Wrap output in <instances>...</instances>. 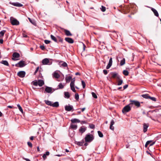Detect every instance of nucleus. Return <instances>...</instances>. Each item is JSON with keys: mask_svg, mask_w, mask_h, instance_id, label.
<instances>
[{"mask_svg": "<svg viewBox=\"0 0 161 161\" xmlns=\"http://www.w3.org/2000/svg\"><path fill=\"white\" fill-rule=\"evenodd\" d=\"M94 139V137L93 135L90 134H87L85 138V141L86 142H91Z\"/></svg>", "mask_w": 161, "mask_h": 161, "instance_id": "obj_1", "label": "nucleus"}, {"mask_svg": "<svg viewBox=\"0 0 161 161\" xmlns=\"http://www.w3.org/2000/svg\"><path fill=\"white\" fill-rule=\"evenodd\" d=\"M129 104L125 106L123 108L122 112L123 114H126L127 112H129L131 110V108Z\"/></svg>", "mask_w": 161, "mask_h": 161, "instance_id": "obj_2", "label": "nucleus"}, {"mask_svg": "<svg viewBox=\"0 0 161 161\" xmlns=\"http://www.w3.org/2000/svg\"><path fill=\"white\" fill-rule=\"evenodd\" d=\"M130 103L129 105H134L137 107H139L140 106V103L137 101L135 100H130Z\"/></svg>", "mask_w": 161, "mask_h": 161, "instance_id": "obj_3", "label": "nucleus"}, {"mask_svg": "<svg viewBox=\"0 0 161 161\" xmlns=\"http://www.w3.org/2000/svg\"><path fill=\"white\" fill-rule=\"evenodd\" d=\"M42 63L44 65H50L52 64V62H50L49 59L47 58H45L43 59Z\"/></svg>", "mask_w": 161, "mask_h": 161, "instance_id": "obj_4", "label": "nucleus"}, {"mask_svg": "<svg viewBox=\"0 0 161 161\" xmlns=\"http://www.w3.org/2000/svg\"><path fill=\"white\" fill-rule=\"evenodd\" d=\"M111 75L112 77L113 78H116L117 79H120V76L118 75V73L116 72H111Z\"/></svg>", "mask_w": 161, "mask_h": 161, "instance_id": "obj_5", "label": "nucleus"}, {"mask_svg": "<svg viewBox=\"0 0 161 161\" xmlns=\"http://www.w3.org/2000/svg\"><path fill=\"white\" fill-rule=\"evenodd\" d=\"M11 23L13 25H18L19 24V22L16 19L12 18H10Z\"/></svg>", "mask_w": 161, "mask_h": 161, "instance_id": "obj_6", "label": "nucleus"}, {"mask_svg": "<svg viewBox=\"0 0 161 161\" xmlns=\"http://www.w3.org/2000/svg\"><path fill=\"white\" fill-rule=\"evenodd\" d=\"M25 72L24 71H20L17 73V75L21 78H23L25 76Z\"/></svg>", "mask_w": 161, "mask_h": 161, "instance_id": "obj_7", "label": "nucleus"}, {"mask_svg": "<svg viewBox=\"0 0 161 161\" xmlns=\"http://www.w3.org/2000/svg\"><path fill=\"white\" fill-rule=\"evenodd\" d=\"M24 61H21L18 64H15V66L19 67H22L25 66Z\"/></svg>", "mask_w": 161, "mask_h": 161, "instance_id": "obj_8", "label": "nucleus"}, {"mask_svg": "<svg viewBox=\"0 0 161 161\" xmlns=\"http://www.w3.org/2000/svg\"><path fill=\"white\" fill-rule=\"evenodd\" d=\"M12 56L13 58H12L13 60H15L14 58H18L19 57L20 55L19 53L17 52H14L13 53Z\"/></svg>", "mask_w": 161, "mask_h": 161, "instance_id": "obj_9", "label": "nucleus"}, {"mask_svg": "<svg viewBox=\"0 0 161 161\" xmlns=\"http://www.w3.org/2000/svg\"><path fill=\"white\" fill-rule=\"evenodd\" d=\"M73 108V107L71 105H66L65 106V110L68 111H70Z\"/></svg>", "mask_w": 161, "mask_h": 161, "instance_id": "obj_10", "label": "nucleus"}, {"mask_svg": "<svg viewBox=\"0 0 161 161\" xmlns=\"http://www.w3.org/2000/svg\"><path fill=\"white\" fill-rule=\"evenodd\" d=\"M155 143V142H152V141H148L146 142L145 145V147H147V146L149 144L150 146H152L154 145Z\"/></svg>", "mask_w": 161, "mask_h": 161, "instance_id": "obj_11", "label": "nucleus"}, {"mask_svg": "<svg viewBox=\"0 0 161 161\" xmlns=\"http://www.w3.org/2000/svg\"><path fill=\"white\" fill-rule=\"evenodd\" d=\"M58 64L60 66H62L63 67H66L68 66L66 62L62 61H60L59 62Z\"/></svg>", "mask_w": 161, "mask_h": 161, "instance_id": "obj_12", "label": "nucleus"}, {"mask_svg": "<svg viewBox=\"0 0 161 161\" xmlns=\"http://www.w3.org/2000/svg\"><path fill=\"white\" fill-rule=\"evenodd\" d=\"M60 76L59 74L56 71L54 72L53 74V78H54L56 79H58Z\"/></svg>", "mask_w": 161, "mask_h": 161, "instance_id": "obj_13", "label": "nucleus"}, {"mask_svg": "<svg viewBox=\"0 0 161 161\" xmlns=\"http://www.w3.org/2000/svg\"><path fill=\"white\" fill-rule=\"evenodd\" d=\"M149 126L148 124L144 123L143 124V131L144 132H146L147 130V129Z\"/></svg>", "mask_w": 161, "mask_h": 161, "instance_id": "obj_14", "label": "nucleus"}, {"mask_svg": "<svg viewBox=\"0 0 161 161\" xmlns=\"http://www.w3.org/2000/svg\"><path fill=\"white\" fill-rule=\"evenodd\" d=\"M114 124V120L112 119L111 120L110 122V129L112 130H114V127L113 126V125Z\"/></svg>", "mask_w": 161, "mask_h": 161, "instance_id": "obj_15", "label": "nucleus"}, {"mask_svg": "<svg viewBox=\"0 0 161 161\" xmlns=\"http://www.w3.org/2000/svg\"><path fill=\"white\" fill-rule=\"evenodd\" d=\"M44 81L42 80H38V85L39 86H42L44 84Z\"/></svg>", "mask_w": 161, "mask_h": 161, "instance_id": "obj_16", "label": "nucleus"}, {"mask_svg": "<svg viewBox=\"0 0 161 161\" xmlns=\"http://www.w3.org/2000/svg\"><path fill=\"white\" fill-rule=\"evenodd\" d=\"M151 10L153 12L154 15L157 17H158L159 15L158 14L157 11L154 8H151Z\"/></svg>", "mask_w": 161, "mask_h": 161, "instance_id": "obj_17", "label": "nucleus"}, {"mask_svg": "<svg viewBox=\"0 0 161 161\" xmlns=\"http://www.w3.org/2000/svg\"><path fill=\"white\" fill-rule=\"evenodd\" d=\"M45 91L47 93H50L52 91V88L49 87H47L45 88Z\"/></svg>", "mask_w": 161, "mask_h": 161, "instance_id": "obj_18", "label": "nucleus"}, {"mask_svg": "<svg viewBox=\"0 0 161 161\" xmlns=\"http://www.w3.org/2000/svg\"><path fill=\"white\" fill-rule=\"evenodd\" d=\"M70 128L74 130H76L77 128V125H76L71 124L70 125Z\"/></svg>", "mask_w": 161, "mask_h": 161, "instance_id": "obj_19", "label": "nucleus"}, {"mask_svg": "<svg viewBox=\"0 0 161 161\" xmlns=\"http://www.w3.org/2000/svg\"><path fill=\"white\" fill-rule=\"evenodd\" d=\"M86 129L85 127H81L80 128L79 131L80 132L83 133L86 131Z\"/></svg>", "mask_w": 161, "mask_h": 161, "instance_id": "obj_20", "label": "nucleus"}, {"mask_svg": "<svg viewBox=\"0 0 161 161\" xmlns=\"http://www.w3.org/2000/svg\"><path fill=\"white\" fill-rule=\"evenodd\" d=\"M71 121L72 123L80 122V121L79 119H75V118L72 119L71 120Z\"/></svg>", "mask_w": 161, "mask_h": 161, "instance_id": "obj_21", "label": "nucleus"}, {"mask_svg": "<svg viewBox=\"0 0 161 161\" xmlns=\"http://www.w3.org/2000/svg\"><path fill=\"white\" fill-rule=\"evenodd\" d=\"M13 5L17 7H22L23 6L22 4L19 3H14L12 4Z\"/></svg>", "mask_w": 161, "mask_h": 161, "instance_id": "obj_22", "label": "nucleus"}, {"mask_svg": "<svg viewBox=\"0 0 161 161\" xmlns=\"http://www.w3.org/2000/svg\"><path fill=\"white\" fill-rule=\"evenodd\" d=\"M44 102L47 105L52 106V102L47 100H45Z\"/></svg>", "mask_w": 161, "mask_h": 161, "instance_id": "obj_23", "label": "nucleus"}, {"mask_svg": "<svg viewBox=\"0 0 161 161\" xmlns=\"http://www.w3.org/2000/svg\"><path fill=\"white\" fill-rule=\"evenodd\" d=\"M72 79V77L71 76H68L65 77V80L67 82H69L70 80Z\"/></svg>", "mask_w": 161, "mask_h": 161, "instance_id": "obj_24", "label": "nucleus"}, {"mask_svg": "<svg viewBox=\"0 0 161 161\" xmlns=\"http://www.w3.org/2000/svg\"><path fill=\"white\" fill-rule=\"evenodd\" d=\"M52 106L53 107H58L59 106L58 103L57 102H55L53 103H52Z\"/></svg>", "mask_w": 161, "mask_h": 161, "instance_id": "obj_25", "label": "nucleus"}, {"mask_svg": "<svg viewBox=\"0 0 161 161\" xmlns=\"http://www.w3.org/2000/svg\"><path fill=\"white\" fill-rule=\"evenodd\" d=\"M0 63L6 66H8L9 65V64L8 61L6 60H2L0 62Z\"/></svg>", "mask_w": 161, "mask_h": 161, "instance_id": "obj_26", "label": "nucleus"}, {"mask_svg": "<svg viewBox=\"0 0 161 161\" xmlns=\"http://www.w3.org/2000/svg\"><path fill=\"white\" fill-rule=\"evenodd\" d=\"M75 82V78H74V79H72V81L71 82V83L70 84V87H74Z\"/></svg>", "mask_w": 161, "mask_h": 161, "instance_id": "obj_27", "label": "nucleus"}, {"mask_svg": "<svg viewBox=\"0 0 161 161\" xmlns=\"http://www.w3.org/2000/svg\"><path fill=\"white\" fill-rule=\"evenodd\" d=\"M65 34L67 36H71L72 34L70 32L67 30H65L64 31Z\"/></svg>", "mask_w": 161, "mask_h": 161, "instance_id": "obj_28", "label": "nucleus"}, {"mask_svg": "<svg viewBox=\"0 0 161 161\" xmlns=\"http://www.w3.org/2000/svg\"><path fill=\"white\" fill-rule=\"evenodd\" d=\"M65 85L64 84H63L62 83H60L58 86V88H57L58 89H62L64 88Z\"/></svg>", "mask_w": 161, "mask_h": 161, "instance_id": "obj_29", "label": "nucleus"}, {"mask_svg": "<svg viewBox=\"0 0 161 161\" xmlns=\"http://www.w3.org/2000/svg\"><path fill=\"white\" fill-rule=\"evenodd\" d=\"M118 80V84L117 85L118 86H120L121 85L122 83H123V80L122 79H120H120H117Z\"/></svg>", "mask_w": 161, "mask_h": 161, "instance_id": "obj_30", "label": "nucleus"}, {"mask_svg": "<svg viewBox=\"0 0 161 161\" xmlns=\"http://www.w3.org/2000/svg\"><path fill=\"white\" fill-rule=\"evenodd\" d=\"M64 97H65L69 98L70 97L69 93L68 92H65L64 93Z\"/></svg>", "mask_w": 161, "mask_h": 161, "instance_id": "obj_31", "label": "nucleus"}, {"mask_svg": "<svg viewBox=\"0 0 161 161\" xmlns=\"http://www.w3.org/2000/svg\"><path fill=\"white\" fill-rule=\"evenodd\" d=\"M142 96L144 98L146 99H149L150 96L148 94H145L142 95Z\"/></svg>", "mask_w": 161, "mask_h": 161, "instance_id": "obj_32", "label": "nucleus"}, {"mask_svg": "<svg viewBox=\"0 0 161 161\" xmlns=\"http://www.w3.org/2000/svg\"><path fill=\"white\" fill-rule=\"evenodd\" d=\"M125 63V59L123 58L122 60H121L120 62V65L121 66H122L124 65Z\"/></svg>", "mask_w": 161, "mask_h": 161, "instance_id": "obj_33", "label": "nucleus"}, {"mask_svg": "<svg viewBox=\"0 0 161 161\" xmlns=\"http://www.w3.org/2000/svg\"><path fill=\"white\" fill-rule=\"evenodd\" d=\"M5 32L6 31L5 30H3L1 31L0 32V37L3 36L4 35Z\"/></svg>", "mask_w": 161, "mask_h": 161, "instance_id": "obj_34", "label": "nucleus"}, {"mask_svg": "<svg viewBox=\"0 0 161 161\" xmlns=\"http://www.w3.org/2000/svg\"><path fill=\"white\" fill-rule=\"evenodd\" d=\"M17 106L18 107L19 109V111L21 112L22 113H23V110L21 108V107L20 106L19 104H18L17 105Z\"/></svg>", "mask_w": 161, "mask_h": 161, "instance_id": "obj_35", "label": "nucleus"}, {"mask_svg": "<svg viewBox=\"0 0 161 161\" xmlns=\"http://www.w3.org/2000/svg\"><path fill=\"white\" fill-rule=\"evenodd\" d=\"M98 134L99 136L100 137H103V133L100 131H97Z\"/></svg>", "mask_w": 161, "mask_h": 161, "instance_id": "obj_36", "label": "nucleus"}, {"mask_svg": "<svg viewBox=\"0 0 161 161\" xmlns=\"http://www.w3.org/2000/svg\"><path fill=\"white\" fill-rule=\"evenodd\" d=\"M123 74L127 76L129 75V72L126 70H124L123 71Z\"/></svg>", "mask_w": 161, "mask_h": 161, "instance_id": "obj_37", "label": "nucleus"}, {"mask_svg": "<svg viewBox=\"0 0 161 161\" xmlns=\"http://www.w3.org/2000/svg\"><path fill=\"white\" fill-rule=\"evenodd\" d=\"M33 82V85L35 86H37V85H38V81H33L32 82Z\"/></svg>", "mask_w": 161, "mask_h": 161, "instance_id": "obj_38", "label": "nucleus"}, {"mask_svg": "<svg viewBox=\"0 0 161 161\" xmlns=\"http://www.w3.org/2000/svg\"><path fill=\"white\" fill-rule=\"evenodd\" d=\"M100 9L103 12L105 11L106 10L105 7L103 6H102L101 8H100Z\"/></svg>", "mask_w": 161, "mask_h": 161, "instance_id": "obj_39", "label": "nucleus"}, {"mask_svg": "<svg viewBox=\"0 0 161 161\" xmlns=\"http://www.w3.org/2000/svg\"><path fill=\"white\" fill-rule=\"evenodd\" d=\"M92 97L95 98H97V96L96 94L93 92H92Z\"/></svg>", "mask_w": 161, "mask_h": 161, "instance_id": "obj_40", "label": "nucleus"}, {"mask_svg": "<svg viewBox=\"0 0 161 161\" xmlns=\"http://www.w3.org/2000/svg\"><path fill=\"white\" fill-rule=\"evenodd\" d=\"M29 21L30 22H31V23H32L33 25H35L36 24V23L35 21L34 20H31L30 18H28Z\"/></svg>", "mask_w": 161, "mask_h": 161, "instance_id": "obj_41", "label": "nucleus"}, {"mask_svg": "<svg viewBox=\"0 0 161 161\" xmlns=\"http://www.w3.org/2000/svg\"><path fill=\"white\" fill-rule=\"evenodd\" d=\"M75 98L76 100H78L79 99V95L78 93H76L75 95Z\"/></svg>", "mask_w": 161, "mask_h": 161, "instance_id": "obj_42", "label": "nucleus"}, {"mask_svg": "<svg viewBox=\"0 0 161 161\" xmlns=\"http://www.w3.org/2000/svg\"><path fill=\"white\" fill-rule=\"evenodd\" d=\"M149 99H150L152 101H155V102L156 101V98L154 97H151L150 96V97L149 98Z\"/></svg>", "mask_w": 161, "mask_h": 161, "instance_id": "obj_43", "label": "nucleus"}, {"mask_svg": "<svg viewBox=\"0 0 161 161\" xmlns=\"http://www.w3.org/2000/svg\"><path fill=\"white\" fill-rule=\"evenodd\" d=\"M81 83L83 86V88H84L86 86V84L85 82H84V81L82 80L81 81Z\"/></svg>", "mask_w": 161, "mask_h": 161, "instance_id": "obj_44", "label": "nucleus"}, {"mask_svg": "<svg viewBox=\"0 0 161 161\" xmlns=\"http://www.w3.org/2000/svg\"><path fill=\"white\" fill-rule=\"evenodd\" d=\"M89 127L90 128L93 129L95 128V125L93 124H91L89 125Z\"/></svg>", "mask_w": 161, "mask_h": 161, "instance_id": "obj_45", "label": "nucleus"}, {"mask_svg": "<svg viewBox=\"0 0 161 161\" xmlns=\"http://www.w3.org/2000/svg\"><path fill=\"white\" fill-rule=\"evenodd\" d=\"M108 64H110L111 65H112V58H111L109 60V61L108 62Z\"/></svg>", "mask_w": 161, "mask_h": 161, "instance_id": "obj_46", "label": "nucleus"}, {"mask_svg": "<svg viewBox=\"0 0 161 161\" xmlns=\"http://www.w3.org/2000/svg\"><path fill=\"white\" fill-rule=\"evenodd\" d=\"M27 144H28V145L30 147H32V144L30 142H27Z\"/></svg>", "mask_w": 161, "mask_h": 161, "instance_id": "obj_47", "label": "nucleus"}, {"mask_svg": "<svg viewBox=\"0 0 161 161\" xmlns=\"http://www.w3.org/2000/svg\"><path fill=\"white\" fill-rule=\"evenodd\" d=\"M51 37L52 39L53 40H56V38L53 35H51Z\"/></svg>", "mask_w": 161, "mask_h": 161, "instance_id": "obj_48", "label": "nucleus"}, {"mask_svg": "<svg viewBox=\"0 0 161 161\" xmlns=\"http://www.w3.org/2000/svg\"><path fill=\"white\" fill-rule=\"evenodd\" d=\"M40 48L42 50H44L45 49V47L43 45H41L40 46Z\"/></svg>", "mask_w": 161, "mask_h": 161, "instance_id": "obj_49", "label": "nucleus"}, {"mask_svg": "<svg viewBox=\"0 0 161 161\" xmlns=\"http://www.w3.org/2000/svg\"><path fill=\"white\" fill-rule=\"evenodd\" d=\"M71 88V89L74 92H76V90L75 89V87H70Z\"/></svg>", "mask_w": 161, "mask_h": 161, "instance_id": "obj_50", "label": "nucleus"}, {"mask_svg": "<svg viewBox=\"0 0 161 161\" xmlns=\"http://www.w3.org/2000/svg\"><path fill=\"white\" fill-rule=\"evenodd\" d=\"M71 88V89L74 92H76V90L75 89V87H70Z\"/></svg>", "mask_w": 161, "mask_h": 161, "instance_id": "obj_51", "label": "nucleus"}, {"mask_svg": "<svg viewBox=\"0 0 161 161\" xmlns=\"http://www.w3.org/2000/svg\"><path fill=\"white\" fill-rule=\"evenodd\" d=\"M71 88V89L74 92H76V90L75 89V87H70Z\"/></svg>", "mask_w": 161, "mask_h": 161, "instance_id": "obj_52", "label": "nucleus"}, {"mask_svg": "<svg viewBox=\"0 0 161 161\" xmlns=\"http://www.w3.org/2000/svg\"><path fill=\"white\" fill-rule=\"evenodd\" d=\"M111 65H111L108 64L106 66V68L107 69H109L110 67L111 66Z\"/></svg>", "mask_w": 161, "mask_h": 161, "instance_id": "obj_53", "label": "nucleus"}, {"mask_svg": "<svg viewBox=\"0 0 161 161\" xmlns=\"http://www.w3.org/2000/svg\"><path fill=\"white\" fill-rule=\"evenodd\" d=\"M39 67H37L36 68V69L35 71V72H34V74L35 75L36 74V73L38 72V71L39 70Z\"/></svg>", "mask_w": 161, "mask_h": 161, "instance_id": "obj_54", "label": "nucleus"}, {"mask_svg": "<svg viewBox=\"0 0 161 161\" xmlns=\"http://www.w3.org/2000/svg\"><path fill=\"white\" fill-rule=\"evenodd\" d=\"M103 72L104 74L105 75H107L108 73L107 70L106 69L103 70Z\"/></svg>", "mask_w": 161, "mask_h": 161, "instance_id": "obj_55", "label": "nucleus"}, {"mask_svg": "<svg viewBox=\"0 0 161 161\" xmlns=\"http://www.w3.org/2000/svg\"><path fill=\"white\" fill-rule=\"evenodd\" d=\"M83 144V143L82 142H78L77 143V144L78 145H79L80 146H82Z\"/></svg>", "mask_w": 161, "mask_h": 161, "instance_id": "obj_56", "label": "nucleus"}, {"mask_svg": "<svg viewBox=\"0 0 161 161\" xmlns=\"http://www.w3.org/2000/svg\"><path fill=\"white\" fill-rule=\"evenodd\" d=\"M65 40H73L71 38L67 37L65 38Z\"/></svg>", "mask_w": 161, "mask_h": 161, "instance_id": "obj_57", "label": "nucleus"}, {"mask_svg": "<svg viewBox=\"0 0 161 161\" xmlns=\"http://www.w3.org/2000/svg\"><path fill=\"white\" fill-rule=\"evenodd\" d=\"M128 87V85L126 84V85H125L123 86L124 90L125 89H126V88H127Z\"/></svg>", "mask_w": 161, "mask_h": 161, "instance_id": "obj_58", "label": "nucleus"}, {"mask_svg": "<svg viewBox=\"0 0 161 161\" xmlns=\"http://www.w3.org/2000/svg\"><path fill=\"white\" fill-rule=\"evenodd\" d=\"M68 43H74V41H66Z\"/></svg>", "mask_w": 161, "mask_h": 161, "instance_id": "obj_59", "label": "nucleus"}, {"mask_svg": "<svg viewBox=\"0 0 161 161\" xmlns=\"http://www.w3.org/2000/svg\"><path fill=\"white\" fill-rule=\"evenodd\" d=\"M46 155L45 154H44L42 156V157L44 160L46 158Z\"/></svg>", "mask_w": 161, "mask_h": 161, "instance_id": "obj_60", "label": "nucleus"}, {"mask_svg": "<svg viewBox=\"0 0 161 161\" xmlns=\"http://www.w3.org/2000/svg\"><path fill=\"white\" fill-rule=\"evenodd\" d=\"M80 122H81V124H86L87 123V122L85 121H82L81 122L80 121Z\"/></svg>", "mask_w": 161, "mask_h": 161, "instance_id": "obj_61", "label": "nucleus"}, {"mask_svg": "<svg viewBox=\"0 0 161 161\" xmlns=\"http://www.w3.org/2000/svg\"><path fill=\"white\" fill-rule=\"evenodd\" d=\"M46 156H48L49 154V152H47L46 153L44 154Z\"/></svg>", "mask_w": 161, "mask_h": 161, "instance_id": "obj_62", "label": "nucleus"}, {"mask_svg": "<svg viewBox=\"0 0 161 161\" xmlns=\"http://www.w3.org/2000/svg\"><path fill=\"white\" fill-rule=\"evenodd\" d=\"M44 42L46 44H48L50 42V41H44Z\"/></svg>", "mask_w": 161, "mask_h": 161, "instance_id": "obj_63", "label": "nucleus"}, {"mask_svg": "<svg viewBox=\"0 0 161 161\" xmlns=\"http://www.w3.org/2000/svg\"><path fill=\"white\" fill-rule=\"evenodd\" d=\"M80 109H81L82 112H83L85 110L86 108H83Z\"/></svg>", "mask_w": 161, "mask_h": 161, "instance_id": "obj_64", "label": "nucleus"}]
</instances>
